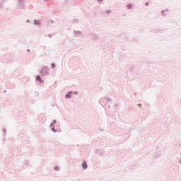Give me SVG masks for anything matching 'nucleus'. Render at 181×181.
Returning <instances> with one entry per match:
<instances>
[{"label": "nucleus", "instance_id": "2", "mask_svg": "<svg viewBox=\"0 0 181 181\" xmlns=\"http://www.w3.org/2000/svg\"><path fill=\"white\" fill-rule=\"evenodd\" d=\"M66 98H71V92H69L66 95Z\"/></svg>", "mask_w": 181, "mask_h": 181}, {"label": "nucleus", "instance_id": "3", "mask_svg": "<svg viewBox=\"0 0 181 181\" xmlns=\"http://www.w3.org/2000/svg\"><path fill=\"white\" fill-rule=\"evenodd\" d=\"M36 80H37V81H40V83H42V79L40 78V76H37L36 77Z\"/></svg>", "mask_w": 181, "mask_h": 181}, {"label": "nucleus", "instance_id": "1", "mask_svg": "<svg viewBox=\"0 0 181 181\" xmlns=\"http://www.w3.org/2000/svg\"><path fill=\"white\" fill-rule=\"evenodd\" d=\"M83 169H87V163L84 161L82 164Z\"/></svg>", "mask_w": 181, "mask_h": 181}, {"label": "nucleus", "instance_id": "4", "mask_svg": "<svg viewBox=\"0 0 181 181\" xmlns=\"http://www.w3.org/2000/svg\"><path fill=\"white\" fill-rule=\"evenodd\" d=\"M52 68L56 67V65L54 64H52Z\"/></svg>", "mask_w": 181, "mask_h": 181}, {"label": "nucleus", "instance_id": "5", "mask_svg": "<svg viewBox=\"0 0 181 181\" xmlns=\"http://www.w3.org/2000/svg\"><path fill=\"white\" fill-rule=\"evenodd\" d=\"M146 5H148V3H146Z\"/></svg>", "mask_w": 181, "mask_h": 181}]
</instances>
